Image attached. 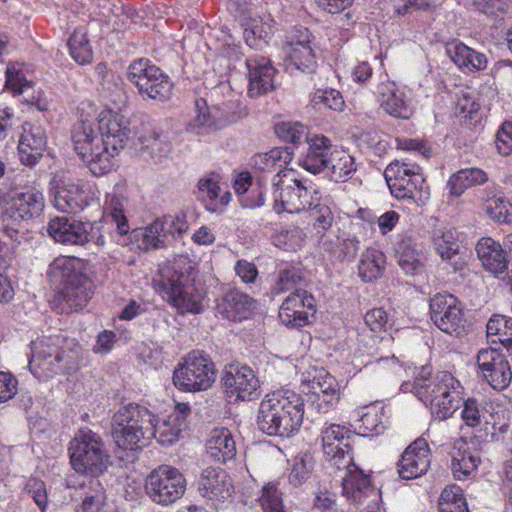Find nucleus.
I'll use <instances>...</instances> for the list:
<instances>
[{
  "instance_id": "1",
  "label": "nucleus",
  "mask_w": 512,
  "mask_h": 512,
  "mask_svg": "<svg viewBox=\"0 0 512 512\" xmlns=\"http://www.w3.org/2000/svg\"><path fill=\"white\" fill-rule=\"evenodd\" d=\"M323 452L340 473L342 493L346 498L359 500L363 495L376 496L368 474L355 463L352 455L351 430L339 424H325L320 434Z\"/></svg>"
},
{
  "instance_id": "2",
  "label": "nucleus",
  "mask_w": 512,
  "mask_h": 512,
  "mask_svg": "<svg viewBox=\"0 0 512 512\" xmlns=\"http://www.w3.org/2000/svg\"><path fill=\"white\" fill-rule=\"evenodd\" d=\"M303 416L302 396L290 389H280L261 400L256 424L268 436L290 437L299 431Z\"/></svg>"
},
{
  "instance_id": "3",
  "label": "nucleus",
  "mask_w": 512,
  "mask_h": 512,
  "mask_svg": "<svg viewBox=\"0 0 512 512\" xmlns=\"http://www.w3.org/2000/svg\"><path fill=\"white\" fill-rule=\"evenodd\" d=\"M79 347L62 335L44 336L31 343L29 368L38 378H51L74 371L79 363Z\"/></svg>"
},
{
  "instance_id": "4",
  "label": "nucleus",
  "mask_w": 512,
  "mask_h": 512,
  "mask_svg": "<svg viewBox=\"0 0 512 512\" xmlns=\"http://www.w3.org/2000/svg\"><path fill=\"white\" fill-rule=\"evenodd\" d=\"M154 414L147 408L130 403L113 416L112 436L119 448L135 450L153 438Z\"/></svg>"
},
{
  "instance_id": "5",
  "label": "nucleus",
  "mask_w": 512,
  "mask_h": 512,
  "mask_svg": "<svg viewBox=\"0 0 512 512\" xmlns=\"http://www.w3.org/2000/svg\"><path fill=\"white\" fill-rule=\"evenodd\" d=\"M154 288L164 300L184 313H199L202 310L203 296L190 273L180 272L172 267L161 269L154 279Z\"/></svg>"
},
{
  "instance_id": "6",
  "label": "nucleus",
  "mask_w": 512,
  "mask_h": 512,
  "mask_svg": "<svg viewBox=\"0 0 512 512\" xmlns=\"http://www.w3.org/2000/svg\"><path fill=\"white\" fill-rule=\"evenodd\" d=\"M68 451L72 468L80 474L98 477L110 464V455L101 437L88 428L75 434Z\"/></svg>"
},
{
  "instance_id": "7",
  "label": "nucleus",
  "mask_w": 512,
  "mask_h": 512,
  "mask_svg": "<svg viewBox=\"0 0 512 512\" xmlns=\"http://www.w3.org/2000/svg\"><path fill=\"white\" fill-rule=\"evenodd\" d=\"M384 178L391 194L398 199H411L424 205L429 199V187L419 164L410 159L395 160L384 171Z\"/></svg>"
},
{
  "instance_id": "8",
  "label": "nucleus",
  "mask_w": 512,
  "mask_h": 512,
  "mask_svg": "<svg viewBox=\"0 0 512 512\" xmlns=\"http://www.w3.org/2000/svg\"><path fill=\"white\" fill-rule=\"evenodd\" d=\"M289 176L290 173L274 174L271 179L273 210L278 214L300 213L320 200L313 184Z\"/></svg>"
},
{
  "instance_id": "9",
  "label": "nucleus",
  "mask_w": 512,
  "mask_h": 512,
  "mask_svg": "<svg viewBox=\"0 0 512 512\" xmlns=\"http://www.w3.org/2000/svg\"><path fill=\"white\" fill-rule=\"evenodd\" d=\"M71 139L75 152L92 174L99 176L111 170V157L95 123L86 120L76 124Z\"/></svg>"
},
{
  "instance_id": "10",
  "label": "nucleus",
  "mask_w": 512,
  "mask_h": 512,
  "mask_svg": "<svg viewBox=\"0 0 512 512\" xmlns=\"http://www.w3.org/2000/svg\"><path fill=\"white\" fill-rule=\"evenodd\" d=\"M53 206L61 213H79L96 202L89 185L66 174H56L49 183Z\"/></svg>"
},
{
  "instance_id": "11",
  "label": "nucleus",
  "mask_w": 512,
  "mask_h": 512,
  "mask_svg": "<svg viewBox=\"0 0 512 512\" xmlns=\"http://www.w3.org/2000/svg\"><path fill=\"white\" fill-rule=\"evenodd\" d=\"M215 379L214 363L198 351L189 353L173 373V383L181 391L207 390Z\"/></svg>"
},
{
  "instance_id": "12",
  "label": "nucleus",
  "mask_w": 512,
  "mask_h": 512,
  "mask_svg": "<svg viewBox=\"0 0 512 512\" xmlns=\"http://www.w3.org/2000/svg\"><path fill=\"white\" fill-rule=\"evenodd\" d=\"M144 488L154 503L169 506L185 494L186 479L177 468L160 465L148 474Z\"/></svg>"
},
{
  "instance_id": "13",
  "label": "nucleus",
  "mask_w": 512,
  "mask_h": 512,
  "mask_svg": "<svg viewBox=\"0 0 512 512\" xmlns=\"http://www.w3.org/2000/svg\"><path fill=\"white\" fill-rule=\"evenodd\" d=\"M128 79L141 95L163 101L172 93V83L169 77L148 59H138L128 66Z\"/></svg>"
},
{
  "instance_id": "14",
  "label": "nucleus",
  "mask_w": 512,
  "mask_h": 512,
  "mask_svg": "<svg viewBox=\"0 0 512 512\" xmlns=\"http://www.w3.org/2000/svg\"><path fill=\"white\" fill-rule=\"evenodd\" d=\"M430 318L442 332L460 335L465 329V314L461 302L452 294L438 293L430 299Z\"/></svg>"
},
{
  "instance_id": "15",
  "label": "nucleus",
  "mask_w": 512,
  "mask_h": 512,
  "mask_svg": "<svg viewBox=\"0 0 512 512\" xmlns=\"http://www.w3.org/2000/svg\"><path fill=\"white\" fill-rule=\"evenodd\" d=\"M222 383L226 395L235 401H251L260 394V382L254 371L246 366L239 364H229L226 366Z\"/></svg>"
},
{
  "instance_id": "16",
  "label": "nucleus",
  "mask_w": 512,
  "mask_h": 512,
  "mask_svg": "<svg viewBox=\"0 0 512 512\" xmlns=\"http://www.w3.org/2000/svg\"><path fill=\"white\" fill-rule=\"evenodd\" d=\"M96 129L111 159L124 149L131 133L128 119L112 110H104L99 114Z\"/></svg>"
},
{
  "instance_id": "17",
  "label": "nucleus",
  "mask_w": 512,
  "mask_h": 512,
  "mask_svg": "<svg viewBox=\"0 0 512 512\" xmlns=\"http://www.w3.org/2000/svg\"><path fill=\"white\" fill-rule=\"evenodd\" d=\"M481 377L495 390L506 389L512 380V371L506 356L494 348L481 349L477 354Z\"/></svg>"
},
{
  "instance_id": "18",
  "label": "nucleus",
  "mask_w": 512,
  "mask_h": 512,
  "mask_svg": "<svg viewBox=\"0 0 512 512\" xmlns=\"http://www.w3.org/2000/svg\"><path fill=\"white\" fill-rule=\"evenodd\" d=\"M316 312L315 299L303 289L291 292L282 302L279 318L287 327H303L308 324L309 316Z\"/></svg>"
},
{
  "instance_id": "19",
  "label": "nucleus",
  "mask_w": 512,
  "mask_h": 512,
  "mask_svg": "<svg viewBox=\"0 0 512 512\" xmlns=\"http://www.w3.org/2000/svg\"><path fill=\"white\" fill-rule=\"evenodd\" d=\"M47 232L56 242L66 245H85L92 239L93 224L65 216L48 222Z\"/></svg>"
},
{
  "instance_id": "20",
  "label": "nucleus",
  "mask_w": 512,
  "mask_h": 512,
  "mask_svg": "<svg viewBox=\"0 0 512 512\" xmlns=\"http://www.w3.org/2000/svg\"><path fill=\"white\" fill-rule=\"evenodd\" d=\"M45 208L43 193L35 187L26 188L16 192L11 200V206L6 211L5 217L14 222H28L39 217Z\"/></svg>"
},
{
  "instance_id": "21",
  "label": "nucleus",
  "mask_w": 512,
  "mask_h": 512,
  "mask_svg": "<svg viewBox=\"0 0 512 512\" xmlns=\"http://www.w3.org/2000/svg\"><path fill=\"white\" fill-rule=\"evenodd\" d=\"M310 386V400L319 412L326 413L339 401V384L337 380L324 369L316 371Z\"/></svg>"
},
{
  "instance_id": "22",
  "label": "nucleus",
  "mask_w": 512,
  "mask_h": 512,
  "mask_svg": "<svg viewBox=\"0 0 512 512\" xmlns=\"http://www.w3.org/2000/svg\"><path fill=\"white\" fill-rule=\"evenodd\" d=\"M430 466V449L424 439H417L403 452L398 462L402 479H415L425 474Z\"/></svg>"
},
{
  "instance_id": "23",
  "label": "nucleus",
  "mask_w": 512,
  "mask_h": 512,
  "mask_svg": "<svg viewBox=\"0 0 512 512\" xmlns=\"http://www.w3.org/2000/svg\"><path fill=\"white\" fill-rule=\"evenodd\" d=\"M246 67L248 70V94L250 97H259L274 90L276 69L272 66L269 59L263 56L249 57L246 59Z\"/></svg>"
},
{
  "instance_id": "24",
  "label": "nucleus",
  "mask_w": 512,
  "mask_h": 512,
  "mask_svg": "<svg viewBox=\"0 0 512 512\" xmlns=\"http://www.w3.org/2000/svg\"><path fill=\"white\" fill-rule=\"evenodd\" d=\"M191 408L186 403H177L172 413L161 422L153 420V438L162 445H171L177 442L181 433L187 428V418Z\"/></svg>"
},
{
  "instance_id": "25",
  "label": "nucleus",
  "mask_w": 512,
  "mask_h": 512,
  "mask_svg": "<svg viewBox=\"0 0 512 512\" xmlns=\"http://www.w3.org/2000/svg\"><path fill=\"white\" fill-rule=\"evenodd\" d=\"M198 489L200 494L214 502H225L232 497L233 486L227 473L217 467H208L201 473Z\"/></svg>"
},
{
  "instance_id": "26",
  "label": "nucleus",
  "mask_w": 512,
  "mask_h": 512,
  "mask_svg": "<svg viewBox=\"0 0 512 512\" xmlns=\"http://www.w3.org/2000/svg\"><path fill=\"white\" fill-rule=\"evenodd\" d=\"M47 139L44 129L37 124L25 123L18 144V152L21 162L33 167L43 156Z\"/></svg>"
},
{
  "instance_id": "27",
  "label": "nucleus",
  "mask_w": 512,
  "mask_h": 512,
  "mask_svg": "<svg viewBox=\"0 0 512 512\" xmlns=\"http://www.w3.org/2000/svg\"><path fill=\"white\" fill-rule=\"evenodd\" d=\"M301 39L292 40L285 58V69L293 74L295 71L312 73L315 71L317 62L314 51L310 45L308 30L304 28L299 31Z\"/></svg>"
},
{
  "instance_id": "28",
  "label": "nucleus",
  "mask_w": 512,
  "mask_h": 512,
  "mask_svg": "<svg viewBox=\"0 0 512 512\" xmlns=\"http://www.w3.org/2000/svg\"><path fill=\"white\" fill-rule=\"evenodd\" d=\"M461 388L460 382L449 372L441 371L429 379H416L415 395L426 406H431L439 396L450 393L451 389Z\"/></svg>"
},
{
  "instance_id": "29",
  "label": "nucleus",
  "mask_w": 512,
  "mask_h": 512,
  "mask_svg": "<svg viewBox=\"0 0 512 512\" xmlns=\"http://www.w3.org/2000/svg\"><path fill=\"white\" fill-rule=\"evenodd\" d=\"M308 149L299 160V165L312 174L326 170L332 154L330 140L325 136L314 135L307 138Z\"/></svg>"
},
{
  "instance_id": "30",
  "label": "nucleus",
  "mask_w": 512,
  "mask_h": 512,
  "mask_svg": "<svg viewBox=\"0 0 512 512\" xmlns=\"http://www.w3.org/2000/svg\"><path fill=\"white\" fill-rule=\"evenodd\" d=\"M87 284L88 278L85 275L84 281H74L60 287L54 297V303L61 313H71L86 306L91 297Z\"/></svg>"
},
{
  "instance_id": "31",
  "label": "nucleus",
  "mask_w": 512,
  "mask_h": 512,
  "mask_svg": "<svg viewBox=\"0 0 512 512\" xmlns=\"http://www.w3.org/2000/svg\"><path fill=\"white\" fill-rule=\"evenodd\" d=\"M380 107L388 115L407 120L413 114L410 101L404 92L395 88L394 83H383L378 87Z\"/></svg>"
},
{
  "instance_id": "32",
  "label": "nucleus",
  "mask_w": 512,
  "mask_h": 512,
  "mask_svg": "<svg viewBox=\"0 0 512 512\" xmlns=\"http://www.w3.org/2000/svg\"><path fill=\"white\" fill-rule=\"evenodd\" d=\"M47 276L52 284L61 287L74 281L85 280L82 262L68 256L55 258L48 267Z\"/></svg>"
},
{
  "instance_id": "33",
  "label": "nucleus",
  "mask_w": 512,
  "mask_h": 512,
  "mask_svg": "<svg viewBox=\"0 0 512 512\" xmlns=\"http://www.w3.org/2000/svg\"><path fill=\"white\" fill-rule=\"evenodd\" d=\"M480 463V458L468 444L460 439L457 440L451 451V471L456 480L463 481L474 473Z\"/></svg>"
},
{
  "instance_id": "34",
  "label": "nucleus",
  "mask_w": 512,
  "mask_h": 512,
  "mask_svg": "<svg viewBox=\"0 0 512 512\" xmlns=\"http://www.w3.org/2000/svg\"><path fill=\"white\" fill-rule=\"evenodd\" d=\"M206 452L215 462L226 463L236 456V443L226 428H215L206 441Z\"/></svg>"
},
{
  "instance_id": "35",
  "label": "nucleus",
  "mask_w": 512,
  "mask_h": 512,
  "mask_svg": "<svg viewBox=\"0 0 512 512\" xmlns=\"http://www.w3.org/2000/svg\"><path fill=\"white\" fill-rule=\"evenodd\" d=\"M512 436L510 417L505 411L490 413L477 434V442H504Z\"/></svg>"
},
{
  "instance_id": "36",
  "label": "nucleus",
  "mask_w": 512,
  "mask_h": 512,
  "mask_svg": "<svg viewBox=\"0 0 512 512\" xmlns=\"http://www.w3.org/2000/svg\"><path fill=\"white\" fill-rule=\"evenodd\" d=\"M5 75V86L8 90H11L15 95H23V101L36 106L39 110L47 108V103L43 99L42 93L38 92L37 95H34L32 82L28 81L15 65H8Z\"/></svg>"
},
{
  "instance_id": "37",
  "label": "nucleus",
  "mask_w": 512,
  "mask_h": 512,
  "mask_svg": "<svg viewBox=\"0 0 512 512\" xmlns=\"http://www.w3.org/2000/svg\"><path fill=\"white\" fill-rule=\"evenodd\" d=\"M253 308L254 301L237 289L226 291L217 305L219 313L233 321H241L247 318L250 310Z\"/></svg>"
},
{
  "instance_id": "38",
  "label": "nucleus",
  "mask_w": 512,
  "mask_h": 512,
  "mask_svg": "<svg viewBox=\"0 0 512 512\" xmlns=\"http://www.w3.org/2000/svg\"><path fill=\"white\" fill-rule=\"evenodd\" d=\"M447 54L455 65L469 72L484 70L487 67V57L461 42L451 43L446 48Z\"/></svg>"
},
{
  "instance_id": "39",
  "label": "nucleus",
  "mask_w": 512,
  "mask_h": 512,
  "mask_svg": "<svg viewBox=\"0 0 512 512\" xmlns=\"http://www.w3.org/2000/svg\"><path fill=\"white\" fill-rule=\"evenodd\" d=\"M486 418V409L481 402L475 398L463 400L460 409V419L462 424L459 426V430L463 435H466L471 431L476 439L477 434H479V429H482Z\"/></svg>"
},
{
  "instance_id": "40",
  "label": "nucleus",
  "mask_w": 512,
  "mask_h": 512,
  "mask_svg": "<svg viewBox=\"0 0 512 512\" xmlns=\"http://www.w3.org/2000/svg\"><path fill=\"white\" fill-rule=\"evenodd\" d=\"M292 161L289 148H274L266 153L257 154L252 158L253 166L261 172L288 174L285 167Z\"/></svg>"
},
{
  "instance_id": "41",
  "label": "nucleus",
  "mask_w": 512,
  "mask_h": 512,
  "mask_svg": "<svg viewBox=\"0 0 512 512\" xmlns=\"http://www.w3.org/2000/svg\"><path fill=\"white\" fill-rule=\"evenodd\" d=\"M386 268L385 254L375 248L366 249L358 262V276L363 282H373L382 277Z\"/></svg>"
},
{
  "instance_id": "42",
  "label": "nucleus",
  "mask_w": 512,
  "mask_h": 512,
  "mask_svg": "<svg viewBox=\"0 0 512 512\" xmlns=\"http://www.w3.org/2000/svg\"><path fill=\"white\" fill-rule=\"evenodd\" d=\"M488 181L487 173L480 168L461 169L450 176L447 186L453 196H461L466 189L483 185Z\"/></svg>"
},
{
  "instance_id": "43",
  "label": "nucleus",
  "mask_w": 512,
  "mask_h": 512,
  "mask_svg": "<svg viewBox=\"0 0 512 512\" xmlns=\"http://www.w3.org/2000/svg\"><path fill=\"white\" fill-rule=\"evenodd\" d=\"M431 242L443 261L450 262L459 253V243L453 229L440 226L432 230Z\"/></svg>"
},
{
  "instance_id": "44",
  "label": "nucleus",
  "mask_w": 512,
  "mask_h": 512,
  "mask_svg": "<svg viewBox=\"0 0 512 512\" xmlns=\"http://www.w3.org/2000/svg\"><path fill=\"white\" fill-rule=\"evenodd\" d=\"M395 251L399 266L406 274L415 275L421 271L420 254L416 248V243L411 237H402L397 242Z\"/></svg>"
},
{
  "instance_id": "45",
  "label": "nucleus",
  "mask_w": 512,
  "mask_h": 512,
  "mask_svg": "<svg viewBox=\"0 0 512 512\" xmlns=\"http://www.w3.org/2000/svg\"><path fill=\"white\" fill-rule=\"evenodd\" d=\"M326 170L331 180L345 182L356 171L354 158L345 150L334 148Z\"/></svg>"
},
{
  "instance_id": "46",
  "label": "nucleus",
  "mask_w": 512,
  "mask_h": 512,
  "mask_svg": "<svg viewBox=\"0 0 512 512\" xmlns=\"http://www.w3.org/2000/svg\"><path fill=\"white\" fill-rule=\"evenodd\" d=\"M124 202V197L116 192L107 193L104 202V212L116 225L120 235H125L130 230L128 219L124 213Z\"/></svg>"
},
{
  "instance_id": "47",
  "label": "nucleus",
  "mask_w": 512,
  "mask_h": 512,
  "mask_svg": "<svg viewBox=\"0 0 512 512\" xmlns=\"http://www.w3.org/2000/svg\"><path fill=\"white\" fill-rule=\"evenodd\" d=\"M196 115L189 122L187 130L197 135H206L219 129L218 124L211 116L206 101L196 100Z\"/></svg>"
},
{
  "instance_id": "48",
  "label": "nucleus",
  "mask_w": 512,
  "mask_h": 512,
  "mask_svg": "<svg viewBox=\"0 0 512 512\" xmlns=\"http://www.w3.org/2000/svg\"><path fill=\"white\" fill-rule=\"evenodd\" d=\"M440 512H469L462 489L449 485L443 489L439 499Z\"/></svg>"
},
{
  "instance_id": "49",
  "label": "nucleus",
  "mask_w": 512,
  "mask_h": 512,
  "mask_svg": "<svg viewBox=\"0 0 512 512\" xmlns=\"http://www.w3.org/2000/svg\"><path fill=\"white\" fill-rule=\"evenodd\" d=\"M71 57L79 64H87L92 61L93 53L86 32L75 29L68 41Z\"/></svg>"
},
{
  "instance_id": "50",
  "label": "nucleus",
  "mask_w": 512,
  "mask_h": 512,
  "mask_svg": "<svg viewBox=\"0 0 512 512\" xmlns=\"http://www.w3.org/2000/svg\"><path fill=\"white\" fill-rule=\"evenodd\" d=\"M460 389L461 388L454 387V389L450 390V393H445L443 396H439L437 401H434V403L429 406L432 414L441 420L451 417L460 407Z\"/></svg>"
},
{
  "instance_id": "51",
  "label": "nucleus",
  "mask_w": 512,
  "mask_h": 512,
  "mask_svg": "<svg viewBox=\"0 0 512 512\" xmlns=\"http://www.w3.org/2000/svg\"><path fill=\"white\" fill-rule=\"evenodd\" d=\"M106 500L105 490L99 480L94 479L84 487L81 504L82 512H99Z\"/></svg>"
},
{
  "instance_id": "52",
  "label": "nucleus",
  "mask_w": 512,
  "mask_h": 512,
  "mask_svg": "<svg viewBox=\"0 0 512 512\" xmlns=\"http://www.w3.org/2000/svg\"><path fill=\"white\" fill-rule=\"evenodd\" d=\"M258 502L263 512H286L282 492L274 483H268L262 487Z\"/></svg>"
},
{
  "instance_id": "53",
  "label": "nucleus",
  "mask_w": 512,
  "mask_h": 512,
  "mask_svg": "<svg viewBox=\"0 0 512 512\" xmlns=\"http://www.w3.org/2000/svg\"><path fill=\"white\" fill-rule=\"evenodd\" d=\"M360 429L365 435H378L385 430L386 417L383 408L371 406L360 417Z\"/></svg>"
},
{
  "instance_id": "54",
  "label": "nucleus",
  "mask_w": 512,
  "mask_h": 512,
  "mask_svg": "<svg viewBox=\"0 0 512 512\" xmlns=\"http://www.w3.org/2000/svg\"><path fill=\"white\" fill-rule=\"evenodd\" d=\"M310 211V217L313 221V228L318 235H323L334 221V215L331 208L326 203H314Z\"/></svg>"
},
{
  "instance_id": "55",
  "label": "nucleus",
  "mask_w": 512,
  "mask_h": 512,
  "mask_svg": "<svg viewBox=\"0 0 512 512\" xmlns=\"http://www.w3.org/2000/svg\"><path fill=\"white\" fill-rule=\"evenodd\" d=\"M158 221L162 224L165 237L172 236L175 238L181 236L186 233L189 228L186 214L183 211L164 215L162 218H159Z\"/></svg>"
},
{
  "instance_id": "56",
  "label": "nucleus",
  "mask_w": 512,
  "mask_h": 512,
  "mask_svg": "<svg viewBox=\"0 0 512 512\" xmlns=\"http://www.w3.org/2000/svg\"><path fill=\"white\" fill-rule=\"evenodd\" d=\"M313 469V463L311 456L305 454L303 456L295 457L291 471L288 476L289 482L293 486H299L306 482L310 477Z\"/></svg>"
},
{
  "instance_id": "57",
  "label": "nucleus",
  "mask_w": 512,
  "mask_h": 512,
  "mask_svg": "<svg viewBox=\"0 0 512 512\" xmlns=\"http://www.w3.org/2000/svg\"><path fill=\"white\" fill-rule=\"evenodd\" d=\"M138 236L141 237L142 247L145 250L163 247L166 238L162 229V224H160L158 219L141 229L138 232Z\"/></svg>"
},
{
  "instance_id": "58",
  "label": "nucleus",
  "mask_w": 512,
  "mask_h": 512,
  "mask_svg": "<svg viewBox=\"0 0 512 512\" xmlns=\"http://www.w3.org/2000/svg\"><path fill=\"white\" fill-rule=\"evenodd\" d=\"M314 107L318 109L329 108L335 111L342 110L344 100L339 91L334 89L317 90L311 99Z\"/></svg>"
},
{
  "instance_id": "59",
  "label": "nucleus",
  "mask_w": 512,
  "mask_h": 512,
  "mask_svg": "<svg viewBox=\"0 0 512 512\" xmlns=\"http://www.w3.org/2000/svg\"><path fill=\"white\" fill-rule=\"evenodd\" d=\"M143 148L150 153L152 158L161 160V158L166 157L170 153L171 143L167 140L166 136L153 133L144 137Z\"/></svg>"
},
{
  "instance_id": "60",
  "label": "nucleus",
  "mask_w": 512,
  "mask_h": 512,
  "mask_svg": "<svg viewBox=\"0 0 512 512\" xmlns=\"http://www.w3.org/2000/svg\"><path fill=\"white\" fill-rule=\"evenodd\" d=\"M275 131L283 141L293 144L299 143L306 136L304 125L298 122H283L276 126Z\"/></svg>"
},
{
  "instance_id": "61",
  "label": "nucleus",
  "mask_w": 512,
  "mask_h": 512,
  "mask_svg": "<svg viewBox=\"0 0 512 512\" xmlns=\"http://www.w3.org/2000/svg\"><path fill=\"white\" fill-rule=\"evenodd\" d=\"M486 212L491 219L499 223L512 221L511 205L501 198L489 200L486 205Z\"/></svg>"
},
{
  "instance_id": "62",
  "label": "nucleus",
  "mask_w": 512,
  "mask_h": 512,
  "mask_svg": "<svg viewBox=\"0 0 512 512\" xmlns=\"http://www.w3.org/2000/svg\"><path fill=\"white\" fill-rule=\"evenodd\" d=\"M219 179V175L215 173H211L201 178L198 181L200 197L203 199H209L211 201L217 200L221 190Z\"/></svg>"
},
{
  "instance_id": "63",
  "label": "nucleus",
  "mask_w": 512,
  "mask_h": 512,
  "mask_svg": "<svg viewBox=\"0 0 512 512\" xmlns=\"http://www.w3.org/2000/svg\"><path fill=\"white\" fill-rule=\"evenodd\" d=\"M302 280L298 269L292 267L280 271L278 280L273 288L274 293L279 294L294 288Z\"/></svg>"
},
{
  "instance_id": "64",
  "label": "nucleus",
  "mask_w": 512,
  "mask_h": 512,
  "mask_svg": "<svg viewBox=\"0 0 512 512\" xmlns=\"http://www.w3.org/2000/svg\"><path fill=\"white\" fill-rule=\"evenodd\" d=\"M496 148L504 156L512 153V122L506 121L499 128L496 135Z\"/></svg>"
}]
</instances>
